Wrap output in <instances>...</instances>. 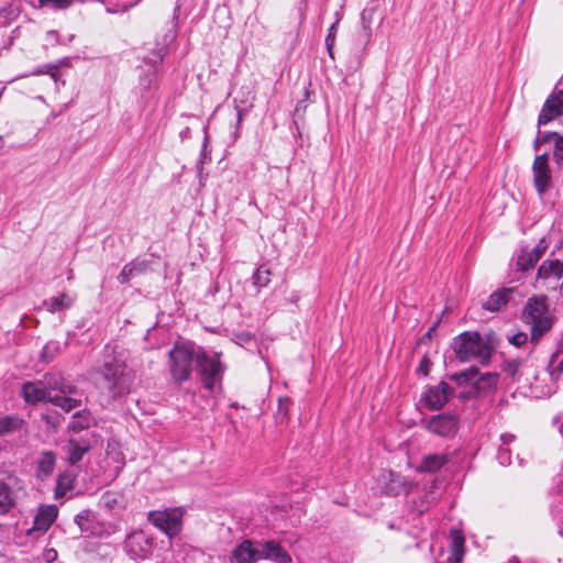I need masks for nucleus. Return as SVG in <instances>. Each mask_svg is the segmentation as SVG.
<instances>
[{"label":"nucleus","instance_id":"51","mask_svg":"<svg viewBox=\"0 0 563 563\" xmlns=\"http://www.w3.org/2000/svg\"><path fill=\"white\" fill-rule=\"evenodd\" d=\"M46 42L51 43V44H57L59 43V34L57 31H48L46 33Z\"/></svg>","mask_w":563,"mask_h":563},{"label":"nucleus","instance_id":"9","mask_svg":"<svg viewBox=\"0 0 563 563\" xmlns=\"http://www.w3.org/2000/svg\"><path fill=\"white\" fill-rule=\"evenodd\" d=\"M257 558L268 560L275 563H291V556L282 544L275 540L256 541Z\"/></svg>","mask_w":563,"mask_h":563},{"label":"nucleus","instance_id":"41","mask_svg":"<svg viewBox=\"0 0 563 563\" xmlns=\"http://www.w3.org/2000/svg\"><path fill=\"white\" fill-rule=\"evenodd\" d=\"M548 249V243L545 241L544 238L540 239V241L537 243V245L532 249H528V252L530 255H532V257L534 258V261H539L543 254L545 253Z\"/></svg>","mask_w":563,"mask_h":563},{"label":"nucleus","instance_id":"36","mask_svg":"<svg viewBox=\"0 0 563 563\" xmlns=\"http://www.w3.org/2000/svg\"><path fill=\"white\" fill-rule=\"evenodd\" d=\"M93 515L90 510L85 509L75 517V522L82 532H92Z\"/></svg>","mask_w":563,"mask_h":563},{"label":"nucleus","instance_id":"18","mask_svg":"<svg viewBox=\"0 0 563 563\" xmlns=\"http://www.w3.org/2000/svg\"><path fill=\"white\" fill-rule=\"evenodd\" d=\"M56 454L52 451H44L36 461L35 475L38 479H47L54 472Z\"/></svg>","mask_w":563,"mask_h":563},{"label":"nucleus","instance_id":"15","mask_svg":"<svg viewBox=\"0 0 563 563\" xmlns=\"http://www.w3.org/2000/svg\"><path fill=\"white\" fill-rule=\"evenodd\" d=\"M231 563H254L258 561L257 543L244 540L232 551Z\"/></svg>","mask_w":563,"mask_h":563},{"label":"nucleus","instance_id":"7","mask_svg":"<svg viewBox=\"0 0 563 563\" xmlns=\"http://www.w3.org/2000/svg\"><path fill=\"white\" fill-rule=\"evenodd\" d=\"M503 371L517 383L531 384L530 377L536 378L534 364L530 358L508 360L504 363Z\"/></svg>","mask_w":563,"mask_h":563},{"label":"nucleus","instance_id":"40","mask_svg":"<svg viewBox=\"0 0 563 563\" xmlns=\"http://www.w3.org/2000/svg\"><path fill=\"white\" fill-rule=\"evenodd\" d=\"M558 356V353H553L548 365L550 376L553 380H556L563 373V358L560 361L556 367H553V364L555 363Z\"/></svg>","mask_w":563,"mask_h":563},{"label":"nucleus","instance_id":"13","mask_svg":"<svg viewBox=\"0 0 563 563\" xmlns=\"http://www.w3.org/2000/svg\"><path fill=\"white\" fill-rule=\"evenodd\" d=\"M22 396L27 404L35 405L41 401L52 402L53 395L42 380L26 382L22 386Z\"/></svg>","mask_w":563,"mask_h":563},{"label":"nucleus","instance_id":"34","mask_svg":"<svg viewBox=\"0 0 563 563\" xmlns=\"http://www.w3.org/2000/svg\"><path fill=\"white\" fill-rule=\"evenodd\" d=\"M62 352V344L58 341H48L42 349L41 361L52 362Z\"/></svg>","mask_w":563,"mask_h":563},{"label":"nucleus","instance_id":"22","mask_svg":"<svg viewBox=\"0 0 563 563\" xmlns=\"http://www.w3.org/2000/svg\"><path fill=\"white\" fill-rule=\"evenodd\" d=\"M75 302V298L67 292H62L56 297H52L43 302L46 310L56 313L69 309Z\"/></svg>","mask_w":563,"mask_h":563},{"label":"nucleus","instance_id":"10","mask_svg":"<svg viewBox=\"0 0 563 563\" xmlns=\"http://www.w3.org/2000/svg\"><path fill=\"white\" fill-rule=\"evenodd\" d=\"M453 389L445 382H441L435 386H430L423 394L422 400L424 406L430 410H439L449 401Z\"/></svg>","mask_w":563,"mask_h":563},{"label":"nucleus","instance_id":"33","mask_svg":"<svg viewBox=\"0 0 563 563\" xmlns=\"http://www.w3.org/2000/svg\"><path fill=\"white\" fill-rule=\"evenodd\" d=\"M271 269L266 264L260 265L252 276L254 286L257 288L266 287L271 282Z\"/></svg>","mask_w":563,"mask_h":563},{"label":"nucleus","instance_id":"27","mask_svg":"<svg viewBox=\"0 0 563 563\" xmlns=\"http://www.w3.org/2000/svg\"><path fill=\"white\" fill-rule=\"evenodd\" d=\"M75 394L53 395L52 404L60 407L64 411L69 412L73 409L80 407L81 400L73 397Z\"/></svg>","mask_w":563,"mask_h":563},{"label":"nucleus","instance_id":"19","mask_svg":"<svg viewBox=\"0 0 563 563\" xmlns=\"http://www.w3.org/2000/svg\"><path fill=\"white\" fill-rule=\"evenodd\" d=\"M76 475L73 471L66 470L58 474L56 486L54 489V498L56 500L63 499L68 493L75 488Z\"/></svg>","mask_w":563,"mask_h":563},{"label":"nucleus","instance_id":"37","mask_svg":"<svg viewBox=\"0 0 563 563\" xmlns=\"http://www.w3.org/2000/svg\"><path fill=\"white\" fill-rule=\"evenodd\" d=\"M478 376V369L476 367H471L468 369L462 371L460 373H455L451 375V379L456 382L459 385L465 383H473V380Z\"/></svg>","mask_w":563,"mask_h":563},{"label":"nucleus","instance_id":"8","mask_svg":"<svg viewBox=\"0 0 563 563\" xmlns=\"http://www.w3.org/2000/svg\"><path fill=\"white\" fill-rule=\"evenodd\" d=\"M457 424L459 419L455 415L439 413L426 421V429L437 435L450 438L456 433Z\"/></svg>","mask_w":563,"mask_h":563},{"label":"nucleus","instance_id":"55","mask_svg":"<svg viewBox=\"0 0 563 563\" xmlns=\"http://www.w3.org/2000/svg\"><path fill=\"white\" fill-rule=\"evenodd\" d=\"M3 145H4V141H3L2 136H0V150L3 147Z\"/></svg>","mask_w":563,"mask_h":563},{"label":"nucleus","instance_id":"46","mask_svg":"<svg viewBox=\"0 0 563 563\" xmlns=\"http://www.w3.org/2000/svg\"><path fill=\"white\" fill-rule=\"evenodd\" d=\"M527 340H528V335L525 332L515 333L514 335L509 336V339H508L509 343H511L512 345H515L517 347L523 345L527 342Z\"/></svg>","mask_w":563,"mask_h":563},{"label":"nucleus","instance_id":"5","mask_svg":"<svg viewBox=\"0 0 563 563\" xmlns=\"http://www.w3.org/2000/svg\"><path fill=\"white\" fill-rule=\"evenodd\" d=\"M221 354L214 352L207 353L199 349L196 354V366L203 387L213 390L217 384H220L225 371V366L220 360Z\"/></svg>","mask_w":563,"mask_h":563},{"label":"nucleus","instance_id":"43","mask_svg":"<svg viewBox=\"0 0 563 563\" xmlns=\"http://www.w3.org/2000/svg\"><path fill=\"white\" fill-rule=\"evenodd\" d=\"M548 249V243L545 241L544 238L540 239V241L537 243V245L532 249H528V252L530 255H532V257L534 258V261H539L543 254L545 253Z\"/></svg>","mask_w":563,"mask_h":563},{"label":"nucleus","instance_id":"2","mask_svg":"<svg viewBox=\"0 0 563 563\" xmlns=\"http://www.w3.org/2000/svg\"><path fill=\"white\" fill-rule=\"evenodd\" d=\"M452 347L461 362L477 360L481 364H487L493 352V347L478 332L471 331H465L454 338Z\"/></svg>","mask_w":563,"mask_h":563},{"label":"nucleus","instance_id":"48","mask_svg":"<svg viewBox=\"0 0 563 563\" xmlns=\"http://www.w3.org/2000/svg\"><path fill=\"white\" fill-rule=\"evenodd\" d=\"M555 135H556V133H545V132H544V133H542V132H540V131H539L538 136L536 137V140H534V142H533V146H534V148H536V150H538V147H539L541 144H544V143L549 142V141H550V139H551L552 136H555Z\"/></svg>","mask_w":563,"mask_h":563},{"label":"nucleus","instance_id":"56","mask_svg":"<svg viewBox=\"0 0 563 563\" xmlns=\"http://www.w3.org/2000/svg\"><path fill=\"white\" fill-rule=\"evenodd\" d=\"M561 433L563 434V426L561 427Z\"/></svg>","mask_w":563,"mask_h":563},{"label":"nucleus","instance_id":"44","mask_svg":"<svg viewBox=\"0 0 563 563\" xmlns=\"http://www.w3.org/2000/svg\"><path fill=\"white\" fill-rule=\"evenodd\" d=\"M548 249V243L545 241L544 238L540 239V241L537 243V245L532 249H528V252L530 255H532V257L534 258V261H539L543 254L545 253Z\"/></svg>","mask_w":563,"mask_h":563},{"label":"nucleus","instance_id":"50","mask_svg":"<svg viewBox=\"0 0 563 563\" xmlns=\"http://www.w3.org/2000/svg\"><path fill=\"white\" fill-rule=\"evenodd\" d=\"M438 323H439V321H437V322H435V323H434V324H433V325H432V327L427 331V333H426L422 338H420L419 343H427L428 341H430V340L432 339V335H433V333H434V331H435V329H437V327H438Z\"/></svg>","mask_w":563,"mask_h":563},{"label":"nucleus","instance_id":"35","mask_svg":"<svg viewBox=\"0 0 563 563\" xmlns=\"http://www.w3.org/2000/svg\"><path fill=\"white\" fill-rule=\"evenodd\" d=\"M516 264L519 271L526 272L532 268L537 261L529 254L528 247H522L517 254Z\"/></svg>","mask_w":563,"mask_h":563},{"label":"nucleus","instance_id":"12","mask_svg":"<svg viewBox=\"0 0 563 563\" xmlns=\"http://www.w3.org/2000/svg\"><path fill=\"white\" fill-rule=\"evenodd\" d=\"M563 115V92L547 98L538 118V126L545 125Z\"/></svg>","mask_w":563,"mask_h":563},{"label":"nucleus","instance_id":"1","mask_svg":"<svg viewBox=\"0 0 563 563\" xmlns=\"http://www.w3.org/2000/svg\"><path fill=\"white\" fill-rule=\"evenodd\" d=\"M96 374V385L111 399L129 394L134 380L126 365L115 357L106 361Z\"/></svg>","mask_w":563,"mask_h":563},{"label":"nucleus","instance_id":"14","mask_svg":"<svg viewBox=\"0 0 563 563\" xmlns=\"http://www.w3.org/2000/svg\"><path fill=\"white\" fill-rule=\"evenodd\" d=\"M58 516V508L55 505L41 506L33 522L31 532L45 533Z\"/></svg>","mask_w":563,"mask_h":563},{"label":"nucleus","instance_id":"45","mask_svg":"<svg viewBox=\"0 0 563 563\" xmlns=\"http://www.w3.org/2000/svg\"><path fill=\"white\" fill-rule=\"evenodd\" d=\"M336 25H338V22L333 23V24L330 26L329 32H328V35H327V37H325V45H327V49H328L329 55H330L331 57H333L332 49H333L334 42H335Z\"/></svg>","mask_w":563,"mask_h":563},{"label":"nucleus","instance_id":"29","mask_svg":"<svg viewBox=\"0 0 563 563\" xmlns=\"http://www.w3.org/2000/svg\"><path fill=\"white\" fill-rule=\"evenodd\" d=\"M498 383V374L496 373H485L481 374L478 372V376L473 380V385L478 390H488L496 387Z\"/></svg>","mask_w":563,"mask_h":563},{"label":"nucleus","instance_id":"31","mask_svg":"<svg viewBox=\"0 0 563 563\" xmlns=\"http://www.w3.org/2000/svg\"><path fill=\"white\" fill-rule=\"evenodd\" d=\"M90 422H91V417H90L89 412L78 411L73 416L71 421L68 426V429L73 430L75 432H78V431L89 428Z\"/></svg>","mask_w":563,"mask_h":563},{"label":"nucleus","instance_id":"16","mask_svg":"<svg viewBox=\"0 0 563 563\" xmlns=\"http://www.w3.org/2000/svg\"><path fill=\"white\" fill-rule=\"evenodd\" d=\"M42 382L45 383L51 395H53V393H55L54 395H62L63 393L76 394V387L66 382L60 374H46Z\"/></svg>","mask_w":563,"mask_h":563},{"label":"nucleus","instance_id":"24","mask_svg":"<svg viewBox=\"0 0 563 563\" xmlns=\"http://www.w3.org/2000/svg\"><path fill=\"white\" fill-rule=\"evenodd\" d=\"M90 445L87 441H77L70 439L65 446L68 462L74 465L78 463L84 455L89 451Z\"/></svg>","mask_w":563,"mask_h":563},{"label":"nucleus","instance_id":"6","mask_svg":"<svg viewBox=\"0 0 563 563\" xmlns=\"http://www.w3.org/2000/svg\"><path fill=\"white\" fill-rule=\"evenodd\" d=\"M184 510L181 507L148 512V521L169 538H174L181 531Z\"/></svg>","mask_w":563,"mask_h":563},{"label":"nucleus","instance_id":"42","mask_svg":"<svg viewBox=\"0 0 563 563\" xmlns=\"http://www.w3.org/2000/svg\"><path fill=\"white\" fill-rule=\"evenodd\" d=\"M548 249V243L545 241L544 238L540 239V241L537 243V245L532 249H528V252L530 255H532V257L534 258V261H539L543 254L545 253Z\"/></svg>","mask_w":563,"mask_h":563},{"label":"nucleus","instance_id":"25","mask_svg":"<svg viewBox=\"0 0 563 563\" xmlns=\"http://www.w3.org/2000/svg\"><path fill=\"white\" fill-rule=\"evenodd\" d=\"M147 264L145 261H133L123 266L122 271L118 276L120 284L129 283L134 276L145 273Z\"/></svg>","mask_w":563,"mask_h":563},{"label":"nucleus","instance_id":"49","mask_svg":"<svg viewBox=\"0 0 563 563\" xmlns=\"http://www.w3.org/2000/svg\"><path fill=\"white\" fill-rule=\"evenodd\" d=\"M289 401L290 400L288 398L279 399V402H278V415L283 416L284 418H286V416H287V410H288Z\"/></svg>","mask_w":563,"mask_h":563},{"label":"nucleus","instance_id":"11","mask_svg":"<svg viewBox=\"0 0 563 563\" xmlns=\"http://www.w3.org/2000/svg\"><path fill=\"white\" fill-rule=\"evenodd\" d=\"M533 184L539 196H542L550 186L551 170L549 167V159L547 154L536 156L533 165Z\"/></svg>","mask_w":563,"mask_h":563},{"label":"nucleus","instance_id":"26","mask_svg":"<svg viewBox=\"0 0 563 563\" xmlns=\"http://www.w3.org/2000/svg\"><path fill=\"white\" fill-rule=\"evenodd\" d=\"M448 462H449V456L446 454H442V453L430 454L422 459L418 468L421 472L433 473V472L439 471Z\"/></svg>","mask_w":563,"mask_h":563},{"label":"nucleus","instance_id":"52","mask_svg":"<svg viewBox=\"0 0 563 563\" xmlns=\"http://www.w3.org/2000/svg\"><path fill=\"white\" fill-rule=\"evenodd\" d=\"M236 112H238V123H240L243 118V111L239 107H236Z\"/></svg>","mask_w":563,"mask_h":563},{"label":"nucleus","instance_id":"3","mask_svg":"<svg viewBox=\"0 0 563 563\" xmlns=\"http://www.w3.org/2000/svg\"><path fill=\"white\" fill-rule=\"evenodd\" d=\"M522 319L531 328V342L534 344L553 325V317L549 311L544 297L530 298L523 308Z\"/></svg>","mask_w":563,"mask_h":563},{"label":"nucleus","instance_id":"23","mask_svg":"<svg viewBox=\"0 0 563 563\" xmlns=\"http://www.w3.org/2000/svg\"><path fill=\"white\" fill-rule=\"evenodd\" d=\"M538 278L542 279H560L563 276V262L560 260L544 261L538 268Z\"/></svg>","mask_w":563,"mask_h":563},{"label":"nucleus","instance_id":"54","mask_svg":"<svg viewBox=\"0 0 563 563\" xmlns=\"http://www.w3.org/2000/svg\"><path fill=\"white\" fill-rule=\"evenodd\" d=\"M509 563H519V560L517 558H512L509 560Z\"/></svg>","mask_w":563,"mask_h":563},{"label":"nucleus","instance_id":"39","mask_svg":"<svg viewBox=\"0 0 563 563\" xmlns=\"http://www.w3.org/2000/svg\"><path fill=\"white\" fill-rule=\"evenodd\" d=\"M35 1H36V3H33L34 7H37V8L49 7V8L57 9V10L66 9L73 3V0H35Z\"/></svg>","mask_w":563,"mask_h":563},{"label":"nucleus","instance_id":"30","mask_svg":"<svg viewBox=\"0 0 563 563\" xmlns=\"http://www.w3.org/2000/svg\"><path fill=\"white\" fill-rule=\"evenodd\" d=\"M515 439L514 434L504 433L500 435L501 445L499 446L497 459L501 465L511 464V454L507 445Z\"/></svg>","mask_w":563,"mask_h":563},{"label":"nucleus","instance_id":"32","mask_svg":"<svg viewBox=\"0 0 563 563\" xmlns=\"http://www.w3.org/2000/svg\"><path fill=\"white\" fill-rule=\"evenodd\" d=\"M14 504V498L9 485L0 482V515L8 512Z\"/></svg>","mask_w":563,"mask_h":563},{"label":"nucleus","instance_id":"20","mask_svg":"<svg viewBox=\"0 0 563 563\" xmlns=\"http://www.w3.org/2000/svg\"><path fill=\"white\" fill-rule=\"evenodd\" d=\"M465 554V538L459 530L451 531L450 555L448 563H462Z\"/></svg>","mask_w":563,"mask_h":563},{"label":"nucleus","instance_id":"53","mask_svg":"<svg viewBox=\"0 0 563 563\" xmlns=\"http://www.w3.org/2000/svg\"><path fill=\"white\" fill-rule=\"evenodd\" d=\"M301 108H305V106L302 101H299L296 106V111H299Z\"/></svg>","mask_w":563,"mask_h":563},{"label":"nucleus","instance_id":"47","mask_svg":"<svg viewBox=\"0 0 563 563\" xmlns=\"http://www.w3.org/2000/svg\"><path fill=\"white\" fill-rule=\"evenodd\" d=\"M431 365L432 364H431L428 355L424 354V356L422 357V360H421V362H420V364H419V366L417 368V373L421 374L423 376H427L429 374L430 369H431Z\"/></svg>","mask_w":563,"mask_h":563},{"label":"nucleus","instance_id":"4","mask_svg":"<svg viewBox=\"0 0 563 563\" xmlns=\"http://www.w3.org/2000/svg\"><path fill=\"white\" fill-rule=\"evenodd\" d=\"M196 354L197 351L190 343H177L169 351L168 369L175 384L180 385L190 378L196 363Z\"/></svg>","mask_w":563,"mask_h":563},{"label":"nucleus","instance_id":"28","mask_svg":"<svg viewBox=\"0 0 563 563\" xmlns=\"http://www.w3.org/2000/svg\"><path fill=\"white\" fill-rule=\"evenodd\" d=\"M99 505L109 511H114L122 507V496L117 492L108 490L102 494Z\"/></svg>","mask_w":563,"mask_h":563},{"label":"nucleus","instance_id":"21","mask_svg":"<svg viewBox=\"0 0 563 563\" xmlns=\"http://www.w3.org/2000/svg\"><path fill=\"white\" fill-rule=\"evenodd\" d=\"M511 292L512 290L508 288H503L500 290L493 292L488 297V299L483 303V308L490 312L499 311L503 307H505L508 303Z\"/></svg>","mask_w":563,"mask_h":563},{"label":"nucleus","instance_id":"17","mask_svg":"<svg viewBox=\"0 0 563 563\" xmlns=\"http://www.w3.org/2000/svg\"><path fill=\"white\" fill-rule=\"evenodd\" d=\"M152 540L144 531H134L126 541V547L136 555H145L152 548Z\"/></svg>","mask_w":563,"mask_h":563},{"label":"nucleus","instance_id":"38","mask_svg":"<svg viewBox=\"0 0 563 563\" xmlns=\"http://www.w3.org/2000/svg\"><path fill=\"white\" fill-rule=\"evenodd\" d=\"M22 424V420L16 417L0 418V434L9 433L18 430Z\"/></svg>","mask_w":563,"mask_h":563}]
</instances>
